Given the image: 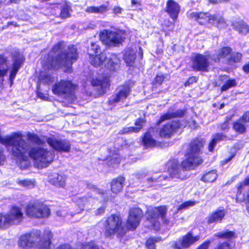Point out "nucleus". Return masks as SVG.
<instances>
[{
  "label": "nucleus",
  "instance_id": "nucleus-1",
  "mask_svg": "<svg viewBox=\"0 0 249 249\" xmlns=\"http://www.w3.org/2000/svg\"><path fill=\"white\" fill-rule=\"evenodd\" d=\"M205 141L203 139L196 138L192 140L185 154V159L181 163L178 159H170L165 164V169L168 176L160 175L157 178L151 177L146 179L149 186H154L159 181L168 180L169 178L183 180L188 178L185 171L194 169L203 162V159L199 155L200 149L203 147Z\"/></svg>",
  "mask_w": 249,
  "mask_h": 249
},
{
  "label": "nucleus",
  "instance_id": "nucleus-2",
  "mask_svg": "<svg viewBox=\"0 0 249 249\" xmlns=\"http://www.w3.org/2000/svg\"><path fill=\"white\" fill-rule=\"evenodd\" d=\"M143 213L138 207L130 208L127 218L123 224L122 216L120 214L112 213L104 220L103 234L106 238L112 239L115 235L119 239L123 238L128 231H134L140 225Z\"/></svg>",
  "mask_w": 249,
  "mask_h": 249
},
{
  "label": "nucleus",
  "instance_id": "nucleus-3",
  "mask_svg": "<svg viewBox=\"0 0 249 249\" xmlns=\"http://www.w3.org/2000/svg\"><path fill=\"white\" fill-rule=\"evenodd\" d=\"M79 53L74 44L69 45L66 50L61 51L55 56L48 53L41 60V67L45 71H57L63 69L65 73L73 71L72 65L78 59Z\"/></svg>",
  "mask_w": 249,
  "mask_h": 249
},
{
  "label": "nucleus",
  "instance_id": "nucleus-4",
  "mask_svg": "<svg viewBox=\"0 0 249 249\" xmlns=\"http://www.w3.org/2000/svg\"><path fill=\"white\" fill-rule=\"evenodd\" d=\"M53 158V154L47 149L40 146L31 147L23 139L14 160L21 163L28 161L30 158L37 167L43 168L48 166Z\"/></svg>",
  "mask_w": 249,
  "mask_h": 249
},
{
  "label": "nucleus",
  "instance_id": "nucleus-5",
  "mask_svg": "<svg viewBox=\"0 0 249 249\" xmlns=\"http://www.w3.org/2000/svg\"><path fill=\"white\" fill-rule=\"evenodd\" d=\"M78 85L71 80L61 79L52 87V91L56 95L63 97L68 104H71L77 99L76 91Z\"/></svg>",
  "mask_w": 249,
  "mask_h": 249
},
{
  "label": "nucleus",
  "instance_id": "nucleus-6",
  "mask_svg": "<svg viewBox=\"0 0 249 249\" xmlns=\"http://www.w3.org/2000/svg\"><path fill=\"white\" fill-rule=\"evenodd\" d=\"M23 219L21 209L16 205L11 206L8 213H0V229H5L10 226L18 225Z\"/></svg>",
  "mask_w": 249,
  "mask_h": 249
},
{
  "label": "nucleus",
  "instance_id": "nucleus-7",
  "mask_svg": "<svg viewBox=\"0 0 249 249\" xmlns=\"http://www.w3.org/2000/svg\"><path fill=\"white\" fill-rule=\"evenodd\" d=\"M167 213V207L166 205H160L154 207L146 211V219L150 224L153 229L158 230L160 229V224L159 220L160 217L166 224L169 223V220L165 218Z\"/></svg>",
  "mask_w": 249,
  "mask_h": 249
},
{
  "label": "nucleus",
  "instance_id": "nucleus-8",
  "mask_svg": "<svg viewBox=\"0 0 249 249\" xmlns=\"http://www.w3.org/2000/svg\"><path fill=\"white\" fill-rule=\"evenodd\" d=\"M25 212L29 217L35 218H45L51 214L49 207L38 201L28 203L26 206Z\"/></svg>",
  "mask_w": 249,
  "mask_h": 249
},
{
  "label": "nucleus",
  "instance_id": "nucleus-9",
  "mask_svg": "<svg viewBox=\"0 0 249 249\" xmlns=\"http://www.w3.org/2000/svg\"><path fill=\"white\" fill-rule=\"evenodd\" d=\"M243 54L237 52H233L230 46H223L219 49V61L222 59L227 64L232 66L242 61Z\"/></svg>",
  "mask_w": 249,
  "mask_h": 249
},
{
  "label": "nucleus",
  "instance_id": "nucleus-10",
  "mask_svg": "<svg viewBox=\"0 0 249 249\" xmlns=\"http://www.w3.org/2000/svg\"><path fill=\"white\" fill-rule=\"evenodd\" d=\"M35 240L36 245L40 249H51L53 234L52 231L48 229H45L42 232L39 230H34Z\"/></svg>",
  "mask_w": 249,
  "mask_h": 249
},
{
  "label": "nucleus",
  "instance_id": "nucleus-11",
  "mask_svg": "<svg viewBox=\"0 0 249 249\" xmlns=\"http://www.w3.org/2000/svg\"><path fill=\"white\" fill-rule=\"evenodd\" d=\"M181 127V122L178 120H172L163 124L157 131L161 138H170Z\"/></svg>",
  "mask_w": 249,
  "mask_h": 249
},
{
  "label": "nucleus",
  "instance_id": "nucleus-12",
  "mask_svg": "<svg viewBox=\"0 0 249 249\" xmlns=\"http://www.w3.org/2000/svg\"><path fill=\"white\" fill-rule=\"evenodd\" d=\"M100 39L103 43L109 46H116L123 41L119 33L107 29L100 33Z\"/></svg>",
  "mask_w": 249,
  "mask_h": 249
},
{
  "label": "nucleus",
  "instance_id": "nucleus-13",
  "mask_svg": "<svg viewBox=\"0 0 249 249\" xmlns=\"http://www.w3.org/2000/svg\"><path fill=\"white\" fill-rule=\"evenodd\" d=\"M192 69L196 71L207 72L210 66L208 57L200 53H196L191 58Z\"/></svg>",
  "mask_w": 249,
  "mask_h": 249
},
{
  "label": "nucleus",
  "instance_id": "nucleus-14",
  "mask_svg": "<svg viewBox=\"0 0 249 249\" xmlns=\"http://www.w3.org/2000/svg\"><path fill=\"white\" fill-rule=\"evenodd\" d=\"M46 142L49 145L56 151L69 153L71 150V144L69 141L56 139L54 137H49L46 138Z\"/></svg>",
  "mask_w": 249,
  "mask_h": 249
},
{
  "label": "nucleus",
  "instance_id": "nucleus-15",
  "mask_svg": "<svg viewBox=\"0 0 249 249\" xmlns=\"http://www.w3.org/2000/svg\"><path fill=\"white\" fill-rule=\"evenodd\" d=\"M131 88L128 84H124L120 85L118 89V91L114 95L112 99L108 100L107 103L109 106H114L116 104L123 102L130 95Z\"/></svg>",
  "mask_w": 249,
  "mask_h": 249
},
{
  "label": "nucleus",
  "instance_id": "nucleus-16",
  "mask_svg": "<svg viewBox=\"0 0 249 249\" xmlns=\"http://www.w3.org/2000/svg\"><path fill=\"white\" fill-rule=\"evenodd\" d=\"M157 131L156 127L150 126L141 137V143L145 149H152L158 145V142L153 136Z\"/></svg>",
  "mask_w": 249,
  "mask_h": 249
},
{
  "label": "nucleus",
  "instance_id": "nucleus-17",
  "mask_svg": "<svg viewBox=\"0 0 249 249\" xmlns=\"http://www.w3.org/2000/svg\"><path fill=\"white\" fill-rule=\"evenodd\" d=\"M191 20L196 21L200 25L212 23L216 20V16L210 15L207 12H193L189 16Z\"/></svg>",
  "mask_w": 249,
  "mask_h": 249
},
{
  "label": "nucleus",
  "instance_id": "nucleus-18",
  "mask_svg": "<svg viewBox=\"0 0 249 249\" xmlns=\"http://www.w3.org/2000/svg\"><path fill=\"white\" fill-rule=\"evenodd\" d=\"M25 58L23 56L20 55L19 53L15 54L13 57V63L11 66V69L9 75V80L11 87L14 83V79L18 73L19 70L21 67Z\"/></svg>",
  "mask_w": 249,
  "mask_h": 249
},
{
  "label": "nucleus",
  "instance_id": "nucleus-19",
  "mask_svg": "<svg viewBox=\"0 0 249 249\" xmlns=\"http://www.w3.org/2000/svg\"><path fill=\"white\" fill-rule=\"evenodd\" d=\"M200 239L199 235L193 236L191 231H188L183 235L180 242H176L173 244L175 249H188Z\"/></svg>",
  "mask_w": 249,
  "mask_h": 249
},
{
  "label": "nucleus",
  "instance_id": "nucleus-20",
  "mask_svg": "<svg viewBox=\"0 0 249 249\" xmlns=\"http://www.w3.org/2000/svg\"><path fill=\"white\" fill-rule=\"evenodd\" d=\"M33 233L34 230L20 236L18 241L19 249H30L36 246Z\"/></svg>",
  "mask_w": 249,
  "mask_h": 249
},
{
  "label": "nucleus",
  "instance_id": "nucleus-21",
  "mask_svg": "<svg viewBox=\"0 0 249 249\" xmlns=\"http://www.w3.org/2000/svg\"><path fill=\"white\" fill-rule=\"evenodd\" d=\"M60 3H50L51 6L48 9L50 10V12L53 15L57 16L56 10L60 9L59 17L61 19H66L71 17V6L67 3H65L61 6Z\"/></svg>",
  "mask_w": 249,
  "mask_h": 249
},
{
  "label": "nucleus",
  "instance_id": "nucleus-22",
  "mask_svg": "<svg viewBox=\"0 0 249 249\" xmlns=\"http://www.w3.org/2000/svg\"><path fill=\"white\" fill-rule=\"evenodd\" d=\"M180 10L179 4L174 0H168L166 1L164 11L174 21L177 19Z\"/></svg>",
  "mask_w": 249,
  "mask_h": 249
},
{
  "label": "nucleus",
  "instance_id": "nucleus-23",
  "mask_svg": "<svg viewBox=\"0 0 249 249\" xmlns=\"http://www.w3.org/2000/svg\"><path fill=\"white\" fill-rule=\"evenodd\" d=\"M125 178L123 175H119L116 178H113L109 184L110 191L115 194H117L123 191Z\"/></svg>",
  "mask_w": 249,
  "mask_h": 249
},
{
  "label": "nucleus",
  "instance_id": "nucleus-24",
  "mask_svg": "<svg viewBox=\"0 0 249 249\" xmlns=\"http://www.w3.org/2000/svg\"><path fill=\"white\" fill-rule=\"evenodd\" d=\"M123 59L126 66L134 67L136 59V52L131 47L125 49Z\"/></svg>",
  "mask_w": 249,
  "mask_h": 249
},
{
  "label": "nucleus",
  "instance_id": "nucleus-25",
  "mask_svg": "<svg viewBox=\"0 0 249 249\" xmlns=\"http://www.w3.org/2000/svg\"><path fill=\"white\" fill-rule=\"evenodd\" d=\"M107 59V54L104 52H100L99 53L89 56L90 64L96 68L102 66L104 62Z\"/></svg>",
  "mask_w": 249,
  "mask_h": 249
},
{
  "label": "nucleus",
  "instance_id": "nucleus-26",
  "mask_svg": "<svg viewBox=\"0 0 249 249\" xmlns=\"http://www.w3.org/2000/svg\"><path fill=\"white\" fill-rule=\"evenodd\" d=\"M106 164L108 168L118 167L121 162L120 155L117 153L113 152L106 158Z\"/></svg>",
  "mask_w": 249,
  "mask_h": 249
},
{
  "label": "nucleus",
  "instance_id": "nucleus-27",
  "mask_svg": "<svg viewBox=\"0 0 249 249\" xmlns=\"http://www.w3.org/2000/svg\"><path fill=\"white\" fill-rule=\"evenodd\" d=\"M120 60L115 54H111L108 58L106 67L111 71H115L119 67Z\"/></svg>",
  "mask_w": 249,
  "mask_h": 249
},
{
  "label": "nucleus",
  "instance_id": "nucleus-28",
  "mask_svg": "<svg viewBox=\"0 0 249 249\" xmlns=\"http://www.w3.org/2000/svg\"><path fill=\"white\" fill-rule=\"evenodd\" d=\"M50 182L57 187L64 188L65 186L66 178L63 176L56 174L50 179Z\"/></svg>",
  "mask_w": 249,
  "mask_h": 249
},
{
  "label": "nucleus",
  "instance_id": "nucleus-29",
  "mask_svg": "<svg viewBox=\"0 0 249 249\" xmlns=\"http://www.w3.org/2000/svg\"><path fill=\"white\" fill-rule=\"evenodd\" d=\"M109 10L108 7L106 4H101L98 6H90L87 8L86 11L89 13L104 14Z\"/></svg>",
  "mask_w": 249,
  "mask_h": 249
},
{
  "label": "nucleus",
  "instance_id": "nucleus-30",
  "mask_svg": "<svg viewBox=\"0 0 249 249\" xmlns=\"http://www.w3.org/2000/svg\"><path fill=\"white\" fill-rule=\"evenodd\" d=\"M27 140L33 143L38 146H43L45 142L36 134L28 132L26 135Z\"/></svg>",
  "mask_w": 249,
  "mask_h": 249
},
{
  "label": "nucleus",
  "instance_id": "nucleus-31",
  "mask_svg": "<svg viewBox=\"0 0 249 249\" xmlns=\"http://www.w3.org/2000/svg\"><path fill=\"white\" fill-rule=\"evenodd\" d=\"M237 234L234 231L225 230L221 232H219V238L227 240L228 241H231L236 238Z\"/></svg>",
  "mask_w": 249,
  "mask_h": 249
},
{
  "label": "nucleus",
  "instance_id": "nucleus-32",
  "mask_svg": "<svg viewBox=\"0 0 249 249\" xmlns=\"http://www.w3.org/2000/svg\"><path fill=\"white\" fill-rule=\"evenodd\" d=\"M8 59L3 54H0V77H4L8 72Z\"/></svg>",
  "mask_w": 249,
  "mask_h": 249
},
{
  "label": "nucleus",
  "instance_id": "nucleus-33",
  "mask_svg": "<svg viewBox=\"0 0 249 249\" xmlns=\"http://www.w3.org/2000/svg\"><path fill=\"white\" fill-rule=\"evenodd\" d=\"M161 241L160 237H150L146 240L144 244L145 247L147 249H157L156 243Z\"/></svg>",
  "mask_w": 249,
  "mask_h": 249
},
{
  "label": "nucleus",
  "instance_id": "nucleus-34",
  "mask_svg": "<svg viewBox=\"0 0 249 249\" xmlns=\"http://www.w3.org/2000/svg\"><path fill=\"white\" fill-rule=\"evenodd\" d=\"M242 120H240V117L232 124V128L235 132L239 134H243L246 131V127L242 123Z\"/></svg>",
  "mask_w": 249,
  "mask_h": 249
},
{
  "label": "nucleus",
  "instance_id": "nucleus-35",
  "mask_svg": "<svg viewBox=\"0 0 249 249\" xmlns=\"http://www.w3.org/2000/svg\"><path fill=\"white\" fill-rule=\"evenodd\" d=\"M88 201L87 196L76 197L73 199V202L80 211L84 210L86 204Z\"/></svg>",
  "mask_w": 249,
  "mask_h": 249
},
{
  "label": "nucleus",
  "instance_id": "nucleus-36",
  "mask_svg": "<svg viewBox=\"0 0 249 249\" xmlns=\"http://www.w3.org/2000/svg\"><path fill=\"white\" fill-rule=\"evenodd\" d=\"M234 28L240 34H247L249 33V25L243 21L238 22Z\"/></svg>",
  "mask_w": 249,
  "mask_h": 249
},
{
  "label": "nucleus",
  "instance_id": "nucleus-37",
  "mask_svg": "<svg viewBox=\"0 0 249 249\" xmlns=\"http://www.w3.org/2000/svg\"><path fill=\"white\" fill-rule=\"evenodd\" d=\"M79 249H100L94 240L81 243L79 245Z\"/></svg>",
  "mask_w": 249,
  "mask_h": 249
},
{
  "label": "nucleus",
  "instance_id": "nucleus-38",
  "mask_svg": "<svg viewBox=\"0 0 249 249\" xmlns=\"http://www.w3.org/2000/svg\"><path fill=\"white\" fill-rule=\"evenodd\" d=\"M216 173L215 172L211 171L205 173L201 177V180L205 182H212L216 179Z\"/></svg>",
  "mask_w": 249,
  "mask_h": 249
},
{
  "label": "nucleus",
  "instance_id": "nucleus-39",
  "mask_svg": "<svg viewBox=\"0 0 249 249\" xmlns=\"http://www.w3.org/2000/svg\"><path fill=\"white\" fill-rule=\"evenodd\" d=\"M101 52V47L97 42H91L90 48L88 50V54L89 56H92L94 54H98Z\"/></svg>",
  "mask_w": 249,
  "mask_h": 249
},
{
  "label": "nucleus",
  "instance_id": "nucleus-40",
  "mask_svg": "<svg viewBox=\"0 0 249 249\" xmlns=\"http://www.w3.org/2000/svg\"><path fill=\"white\" fill-rule=\"evenodd\" d=\"M237 86V83L234 79H230L227 80L224 84L221 87L220 90L221 92L227 91L229 89L234 87Z\"/></svg>",
  "mask_w": 249,
  "mask_h": 249
},
{
  "label": "nucleus",
  "instance_id": "nucleus-41",
  "mask_svg": "<svg viewBox=\"0 0 249 249\" xmlns=\"http://www.w3.org/2000/svg\"><path fill=\"white\" fill-rule=\"evenodd\" d=\"M174 118L173 112H171L170 111H167L165 113L162 114L158 120V121L156 123V125L159 126L160 124H161L163 122L169 120Z\"/></svg>",
  "mask_w": 249,
  "mask_h": 249
},
{
  "label": "nucleus",
  "instance_id": "nucleus-42",
  "mask_svg": "<svg viewBox=\"0 0 249 249\" xmlns=\"http://www.w3.org/2000/svg\"><path fill=\"white\" fill-rule=\"evenodd\" d=\"M35 181L32 179H25L17 181L18 185L28 188H34L35 186Z\"/></svg>",
  "mask_w": 249,
  "mask_h": 249
},
{
  "label": "nucleus",
  "instance_id": "nucleus-43",
  "mask_svg": "<svg viewBox=\"0 0 249 249\" xmlns=\"http://www.w3.org/2000/svg\"><path fill=\"white\" fill-rule=\"evenodd\" d=\"M105 80H107L106 78L103 80H100L97 78H93L91 81V84L93 86H100L101 88L106 86L108 87L109 86V81H105Z\"/></svg>",
  "mask_w": 249,
  "mask_h": 249
},
{
  "label": "nucleus",
  "instance_id": "nucleus-44",
  "mask_svg": "<svg viewBox=\"0 0 249 249\" xmlns=\"http://www.w3.org/2000/svg\"><path fill=\"white\" fill-rule=\"evenodd\" d=\"M162 30L166 33L167 32L172 31L174 28V23L169 20H166L161 24Z\"/></svg>",
  "mask_w": 249,
  "mask_h": 249
},
{
  "label": "nucleus",
  "instance_id": "nucleus-45",
  "mask_svg": "<svg viewBox=\"0 0 249 249\" xmlns=\"http://www.w3.org/2000/svg\"><path fill=\"white\" fill-rule=\"evenodd\" d=\"M165 79V76L163 75H157L153 79L152 82V85L155 88L161 86Z\"/></svg>",
  "mask_w": 249,
  "mask_h": 249
},
{
  "label": "nucleus",
  "instance_id": "nucleus-46",
  "mask_svg": "<svg viewBox=\"0 0 249 249\" xmlns=\"http://www.w3.org/2000/svg\"><path fill=\"white\" fill-rule=\"evenodd\" d=\"M146 121L144 118H138L135 121L134 124L138 132H140L145 124Z\"/></svg>",
  "mask_w": 249,
  "mask_h": 249
},
{
  "label": "nucleus",
  "instance_id": "nucleus-47",
  "mask_svg": "<svg viewBox=\"0 0 249 249\" xmlns=\"http://www.w3.org/2000/svg\"><path fill=\"white\" fill-rule=\"evenodd\" d=\"M247 186L243 182L240 181L236 186L237 192L235 195V200L236 202H239L240 199H239V196L242 194L243 190L244 189L245 187Z\"/></svg>",
  "mask_w": 249,
  "mask_h": 249
},
{
  "label": "nucleus",
  "instance_id": "nucleus-48",
  "mask_svg": "<svg viewBox=\"0 0 249 249\" xmlns=\"http://www.w3.org/2000/svg\"><path fill=\"white\" fill-rule=\"evenodd\" d=\"M218 219V210L215 211L211 213L207 218L206 223L207 224H210L214 222H216Z\"/></svg>",
  "mask_w": 249,
  "mask_h": 249
},
{
  "label": "nucleus",
  "instance_id": "nucleus-49",
  "mask_svg": "<svg viewBox=\"0 0 249 249\" xmlns=\"http://www.w3.org/2000/svg\"><path fill=\"white\" fill-rule=\"evenodd\" d=\"M132 133H138L137 131L136 128L134 126H130L128 127L123 128L119 132L121 135L125 134Z\"/></svg>",
  "mask_w": 249,
  "mask_h": 249
},
{
  "label": "nucleus",
  "instance_id": "nucleus-50",
  "mask_svg": "<svg viewBox=\"0 0 249 249\" xmlns=\"http://www.w3.org/2000/svg\"><path fill=\"white\" fill-rule=\"evenodd\" d=\"M63 45L64 42L63 41H59L53 45L51 48V52L55 53L60 51L63 48Z\"/></svg>",
  "mask_w": 249,
  "mask_h": 249
},
{
  "label": "nucleus",
  "instance_id": "nucleus-51",
  "mask_svg": "<svg viewBox=\"0 0 249 249\" xmlns=\"http://www.w3.org/2000/svg\"><path fill=\"white\" fill-rule=\"evenodd\" d=\"M44 83L47 85H50L53 82V77L50 74H44L41 78Z\"/></svg>",
  "mask_w": 249,
  "mask_h": 249
},
{
  "label": "nucleus",
  "instance_id": "nucleus-52",
  "mask_svg": "<svg viewBox=\"0 0 249 249\" xmlns=\"http://www.w3.org/2000/svg\"><path fill=\"white\" fill-rule=\"evenodd\" d=\"M198 77L195 76H191L184 83V86L185 87H189L190 85L193 84L194 83H196L198 81Z\"/></svg>",
  "mask_w": 249,
  "mask_h": 249
},
{
  "label": "nucleus",
  "instance_id": "nucleus-53",
  "mask_svg": "<svg viewBox=\"0 0 249 249\" xmlns=\"http://www.w3.org/2000/svg\"><path fill=\"white\" fill-rule=\"evenodd\" d=\"M187 109L186 108L177 110L176 112H173L174 118H181L186 113Z\"/></svg>",
  "mask_w": 249,
  "mask_h": 249
},
{
  "label": "nucleus",
  "instance_id": "nucleus-54",
  "mask_svg": "<svg viewBox=\"0 0 249 249\" xmlns=\"http://www.w3.org/2000/svg\"><path fill=\"white\" fill-rule=\"evenodd\" d=\"M218 139L214 137L212 139L208 145V150L210 152H213L215 146L216 145Z\"/></svg>",
  "mask_w": 249,
  "mask_h": 249
},
{
  "label": "nucleus",
  "instance_id": "nucleus-55",
  "mask_svg": "<svg viewBox=\"0 0 249 249\" xmlns=\"http://www.w3.org/2000/svg\"><path fill=\"white\" fill-rule=\"evenodd\" d=\"M195 204V202L193 201H187L181 203L178 208V210L186 208L189 206H194Z\"/></svg>",
  "mask_w": 249,
  "mask_h": 249
},
{
  "label": "nucleus",
  "instance_id": "nucleus-56",
  "mask_svg": "<svg viewBox=\"0 0 249 249\" xmlns=\"http://www.w3.org/2000/svg\"><path fill=\"white\" fill-rule=\"evenodd\" d=\"M239 202H244L246 205V208L247 212L249 213V194H247L245 197L240 199Z\"/></svg>",
  "mask_w": 249,
  "mask_h": 249
},
{
  "label": "nucleus",
  "instance_id": "nucleus-57",
  "mask_svg": "<svg viewBox=\"0 0 249 249\" xmlns=\"http://www.w3.org/2000/svg\"><path fill=\"white\" fill-rule=\"evenodd\" d=\"M240 120L244 123H249V110L244 112L240 117Z\"/></svg>",
  "mask_w": 249,
  "mask_h": 249
},
{
  "label": "nucleus",
  "instance_id": "nucleus-58",
  "mask_svg": "<svg viewBox=\"0 0 249 249\" xmlns=\"http://www.w3.org/2000/svg\"><path fill=\"white\" fill-rule=\"evenodd\" d=\"M228 26L226 20L223 17L219 18V28H226Z\"/></svg>",
  "mask_w": 249,
  "mask_h": 249
},
{
  "label": "nucleus",
  "instance_id": "nucleus-59",
  "mask_svg": "<svg viewBox=\"0 0 249 249\" xmlns=\"http://www.w3.org/2000/svg\"><path fill=\"white\" fill-rule=\"evenodd\" d=\"M55 249H76L69 243H63L58 246Z\"/></svg>",
  "mask_w": 249,
  "mask_h": 249
},
{
  "label": "nucleus",
  "instance_id": "nucleus-60",
  "mask_svg": "<svg viewBox=\"0 0 249 249\" xmlns=\"http://www.w3.org/2000/svg\"><path fill=\"white\" fill-rule=\"evenodd\" d=\"M4 151L3 148L0 147V166L4 164L6 159V156L4 154Z\"/></svg>",
  "mask_w": 249,
  "mask_h": 249
},
{
  "label": "nucleus",
  "instance_id": "nucleus-61",
  "mask_svg": "<svg viewBox=\"0 0 249 249\" xmlns=\"http://www.w3.org/2000/svg\"><path fill=\"white\" fill-rule=\"evenodd\" d=\"M210 243V240H206L200 245L196 249H208Z\"/></svg>",
  "mask_w": 249,
  "mask_h": 249
},
{
  "label": "nucleus",
  "instance_id": "nucleus-62",
  "mask_svg": "<svg viewBox=\"0 0 249 249\" xmlns=\"http://www.w3.org/2000/svg\"><path fill=\"white\" fill-rule=\"evenodd\" d=\"M219 249H231L230 243L224 242L220 245H219Z\"/></svg>",
  "mask_w": 249,
  "mask_h": 249
},
{
  "label": "nucleus",
  "instance_id": "nucleus-63",
  "mask_svg": "<svg viewBox=\"0 0 249 249\" xmlns=\"http://www.w3.org/2000/svg\"><path fill=\"white\" fill-rule=\"evenodd\" d=\"M242 71L245 73H249V62L244 64L242 68Z\"/></svg>",
  "mask_w": 249,
  "mask_h": 249
},
{
  "label": "nucleus",
  "instance_id": "nucleus-64",
  "mask_svg": "<svg viewBox=\"0 0 249 249\" xmlns=\"http://www.w3.org/2000/svg\"><path fill=\"white\" fill-rule=\"evenodd\" d=\"M105 209L104 207H100L96 210L95 212V215L96 216L101 215L105 213Z\"/></svg>",
  "mask_w": 249,
  "mask_h": 249
}]
</instances>
